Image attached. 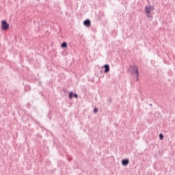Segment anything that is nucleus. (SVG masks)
I'll list each match as a JSON object with an SVG mask.
<instances>
[{"mask_svg": "<svg viewBox=\"0 0 175 175\" xmlns=\"http://www.w3.org/2000/svg\"><path fill=\"white\" fill-rule=\"evenodd\" d=\"M9 23H8V21L6 20L1 21V29L3 31H8L9 29Z\"/></svg>", "mask_w": 175, "mask_h": 175, "instance_id": "1", "label": "nucleus"}, {"mask_svg": "<svg viewBox=\"0 0 175 175\" xmlns=\"http://www.w3.org/2000/svg\"><path fill=\"white\" fill-rule=\"evenodd\" d=\"M103 68H104V73H109V72H110V65L109 64H105L103 67Z\"/></svg>", "mask_w": 175, "mask_h": 175, "instance_id": "2", "label": "nucleus"}, {"mask_svg": "<svg viewBox=\"0 0 175 175\" xmlns=\"http://www.w3.org/2000/svg\"><path fill=\"white\" fill-rule=\"evenodd\" d=\"M83 25L85 27H87L88 28H90L91 27V20L86 19L83 21Z\"/></svg>", "mask_w": 175, "mask_h": 175, "instance_id": "3", "label": "nucleus"}, {"mask_svg": "<svg viewBox=\"0 0 175 175\" xmlns=\"http://www.w3.org/2000/svg\"><path fill=\"white\" fill-rule=\"evenodd\" d=\"M123 166H128L129 165V159H123L121 162Z\"/></svg>", "mask_w": 175, "mask_h": 175, "instance_id": "4", "label": "nucleus"}, {"mask_svg": "<svg viewBox=\"0 0 175 175\" xmlns=\"http://www.w3.org/2000/svg\"><path fill=\"white\" fill-rule=\"evenodd\" d=\"M132 68H133L132 73H135V74L139 73V68H137V66H133Z\"/></svg>", "mask_w": 175, "mask_h": 175, "instance_id": "5", "label": "nucleus"}, {"mask_svg": "<svg viewBox=\"0 0 175 175\" xmlns=\"http://www.w3.org/2000/svg\"><path fill=\"white\" fill-rule=\"evenodd\" d=\"M68 47V42H63L62 44H61V48L62 49H66Z\"/></svg>", "mask_w": 175, "mask_h": 175, "instance_id": "6", "label": "nucleus"}, {"mask_svg": "<svg viewBox=\"0 0 175 175\" xmlns=\"http://www.w3.org/2000/svg\"><path fill=\"white\" fill-rule=\"evenodd\" d=\"M145 12L146 13V14H150V13H151V10L149 8V7H145Z\"/></svg>", "mask_w": 175, "mask_h": 175, "instance_id": "7", "label": "nucleus"}, {"mask_svg": "<svg viewBox=\"0 0 175 175\" xmlns=\"http://www.w3.org/2000/svg\"><path fill=\"white\" fill-rule=\"evenodd\" d=\"M74 92L72 91L70 92L68 94V98L70 99H72V98H74Z\"/></svg>", "mask_w": 175, "mask_h": 175, "instance_id": "8", "label": "nucleus"}, {"mask_svg": "<svg viewBox=\"0 0 175 175\" xmlns=\"http://www.w3.org/2000/svg\"><path fill=\"white\" fill-rule=\"evenodd\" d=\"M148 8H150V11L155 10V8L154 7V5H152L150 6H149Z\"/></svg>", "mask_w": 175, "mask_h": 175, "instance_id": "9", "label": "nucleus"}, {"mask_svg": "<svg viewBox=\"0 0 175 175\" xmlns=\"http://www.w3.org/2000/svg\"><path fill=\"white\" fill-rule=\"evenodd\" d=\"M135 75H136V81H137V80H139L140 76L139 75V72H137V74Z\"/></svg>", "mask_w": 175, "mask_h": 175, "instance_id": "10", "label": "nucleus"}, {"mask_svg": "<svg viewBox=\"0 0 175 175\" xmlns=\"http://www.w3.org/2000/svg\"><path fill=\"white\" fill-rule=\"evenodd\" d=\"M159 139H160V140H162V139H163V134L160 133V134L159 135Z\"/></svg>", "mask_w": 175, "mask_h": 175, "instance_id": "11", "label": "nucleus"}, {"mask_svg": "<svg viewBox=\"0 0 175 175\" xmlns=\"http://www.w3.org/2000/svg\"><path fill=\"white\" fill-rule=\"evenodd\" d=\"M98 108L94 107V109H93V113H98Z\"/></svg>", "mask_w": 175, "mask_h": 175, "instance_id": "12", "label": "nucleus"}, {"mask_svg": "<svg viewBox=\"0 0 175 175\" xmlns=\"http://www.w3.org/2000/svg\"><path fill=\"white\" fill-rule=\"evenodd\" d=\"M36 137H39L40 139H42V135L40 134V133H38L36 134Z\"/></svg>", "mask_w": 175, "mask_h": 175, "instance_id": "13", "label": "nucleus"}, {"mask_svg": "<svg viewBox=\"0 0 175 175\" xmlns=\"http://www.w3.org/2000/svg\"><path fill=\"white\" fill-rule=\"evenodd\" d=\"M74 98L77 99V98H79V94H77V93H74Z\"/></svg>", "mask_w": 175, "mask_h": 175, "instance_id": "14", "label": "nucleus"}, {"mask_svg": "<svg viewBox=\"0 0 175 175\" xmlns=\"http://www.w3.org/2000/svg\"><path fill=\"white\" fill-rule=\"evenodd\" d=\"M26 107L29 109L31 107V104L30 103H27V105H26Z\"/></svg>", "mask_w": 175, "mask_h": 175, "instance_id": "15", "label": "nucleus"}, {"mask_svg": "<svg viewBox=\"0 0 175 175\" xmlns=\"http://www.w3.org/2000/svg\"><path fill=\"white\" fill-rule=\"evenodd\" d=\"M147 15H148V18L151 17V15H150V14H147Z\"/></svg>", "mask_w": 175, "mask_h": 175, "instance_id": "16", "label": "nucleus"}, {"mask_svg": "<svg viewBox=\"0 0 175 175\" xmlns=\"http://www.w3.org/2000/svg\"><path fill=\"white\" fill-rule=\"evenodd\" d=\"M150 106H152V104H150Z\"/></svg>", "mask_w": 175, "mask_h": 175, "instance_id": "17", "label": "nucleus"}, {"mask_svg": "<svg viewBox=\"0 0 175 175\" xmlns=\"http://www.w3.org/2000/svg\"><path fill=\"white\" fill-rule=\"evenodd\" d=\"M69 161L70 162V159H69Z\"/></svg>", "mask_w": 175, "mask_h": 175, "instance_id": "18", "label": "nucleus"}]
</instances>
